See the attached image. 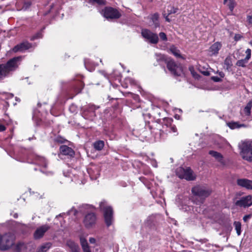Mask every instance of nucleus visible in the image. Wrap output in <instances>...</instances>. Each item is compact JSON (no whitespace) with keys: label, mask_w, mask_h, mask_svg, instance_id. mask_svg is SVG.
Masks as SVG:
<instances>
[{"label":"nucleus","mask_w":252,"mask_h":252,"mask_svg":"<svg viewBox=\"0 0 252 252\" xmlns=\"http://www.w3.org/2000/svg\"><path fill=\"white\" fill-rule=\"evenodd\" d=\"M21 57L13 58L6 63L0 64V80L9 77L18 67Z\"/></svg>","instance_id":"1"},{"label":"nucleus","mask_w":252,"mask_h":252,"mask_svg":"<svg viewBox=\"0 0 252 252\" xmlns=\"http://www.w3.org/2000/svg\"><path fill=\"white\" fill-rule=\"evenodd\" d=\"M191 192L194 196H198L200 200L196 204L203 203L206 198L212 193V190L203 186H196L193 187Z\"/></svg>","instance_id":"2"},{"label":"nucleus","mask_w":252,"mask_h":252,"mask_svg":"<svg viewBox=\"0 0 252 252\" xmlns=\"http://www.w3.org/2000/svg\"><path fill=\"white\" fill-rule=\"evenodd\" d=\"M99 207L103 212L105 222L107 227L110 226L113 221V211L111 206H108L105 201H101Z\"/></svg>","instance_id":"3"},{"label":"nucleus","mask_w":252,"mask_h":252,"mask_svg":"<svg viewBox=\"0 0 252 252\" xmlns=\"http://www.w3.org/2000/svg\"><path fill=\"white\" fill-rule=\"evenodd\" d=\"M241 149L240 155L242 158L250 162H252V142H244L239 146Z\"/></svg>","instance_id":"4"},{"label":"nucleus","mask_w":252,"mask_h":252,"mask_svg":"<svg viewBox=\"0 0 252 252\" xmlns=\"http://www.w3.org/2000/svg\"><path fill=\"white\" fill-rule=\"evenodd\" d=\"M176 173L180 178L184 179L187 181H193L196 178V176L189 167L185 169L180 167L176 169Z\"/></svg>","instance_id":"5"},{"label":"nucleus","mask_w":252,"mask_h":252,"mask_svg":"<svg viewBox=\"0 0 252 252\" xmlns=\"http://www.w3.org/2000/svg\"><path fill=\"white\" fill-rule=\"evenodd\" d=\"M167 68L170 73L174 76H180L183 72V68L180 63H177L172 59H169L166 64Z\"/></svg>","instance_id":"6"},{"label":"nucleus","mask_w":252,"mask_h":252,"mask_svg":"<svg viewBox=\"0 0 252 252\" xmlns=\"http://www.w3.org/2000/svg\"><path fill=\"white\" fill-rule=\"evenodd\" d=\"M15 237L11 233H6L1 236V250L5 251L9 249L13 244Z\"/></svg>","instance_id":"7"},{"label":"nucleus","mask_w":252,"mask_h":252,"mask_svg":"<svg viewBox=\"0 0 252 252\" xmlns=\"http://www.w3.org/2000/svg\"><path fill=\"white\" fill-rule=\"evenodd\" d=\"M142 36L152 44H157L158 42L157 34L151 32L147 29H143L141 32Z\"/></svg>","instance_id":"8"},{"label":"nucleus","mask_w":252,"mask_h":252,"mask_svg":"<svg viewBox=\"0 0 252 252\" xmlns=\"http://www.w3.org/2000/svg\"><path fill=\"white\" fill-rule=\"evenodd\" d=\"M102 12L104 17L107 19H118L121 15L117 9L111 7H105Z\"/></svg>","instance_id":"9"},{"label":"nucleus","mask_w":252,"mask_h":252,"mask_svg":"<svg viewBox=\"0 0 252 252\" xmlns=\"http://www.w3.org/2000/svg\"><path fill=\"white\" fill-rule=\"evenodd\" d=\"M236 206L240 207H249L252 205V197L251 195H247L242 197L240 199L237 200L235 202Z\"/></svg>","instance_id":"10"},{"label":"nucleus","mask_w":252,"mask_h":252,"mask_svg":"<svg viewBox=\"0 0 252 252\" xmlns=\"http://www.w3.org/2000/svg\"><path fill=\"white\" fill-rule=\"evenodd\" d=\"M50 228V226L48 224H44L38 227L35 231L33 234L34 239H39L42 238L44 236L45 233L47 232Z\"/></svg>","instance_id":"11"},{"label":"nucleus","mask_w":252,"mask_h":252,"mask_svg":"<svg viewBox=\"0 0 252 252\" xmlns=\"http://www.w3.org/2000/svg\"><path fill=\"white\" fill-rule=\"evenodd\" d=\"M32 47V45L31 43L27 41L23 42L15 46L12 49V51L14 53L18 52H23L24 51L31 48Z\"/></svg>","instance_id":"12"},{"label":"nucleus","mask_w":252,"mask_h":252,"mask_svg":"<svg viewBox=\"0 0 252 252\" xmlns=\"http://www.w3.org/2000/svg\"><path fill=\"white\" fill-rule=\"evenodd\" d=\"M95 214L93 213H88L85 217L84 223L86 227L89 228L95 223Z\"/></svg>","instance_id":"13"},{"label":"nucleus","mask_w":252,"mask_h":252,"mask_svg":"<svg viewBox=\"0 0 252 252\" xmlns=\"http://www.w3.org/2000/svg\"><path fill=\"white\" fill-rule=\"evenodd\" d=\"M238 185L246 188L249 189H252V181L247 179H239L237 181Z\"/></svg>","instance_id":"14"},{"label":"nucleus","mask_w":252,"mask_h":252,"mask_svg":"<svg viewBox=\"0 0 252 252\" xmlns=\"http://www.w3.org/2000/svg\"><path fill=\"white\" fill-rule=\"evenodd\" d=\"M155 58L156 61L158 63V64L163 66L164 68V64H167L170 59L167 58V57L161 54L156 53L155 54Z\"/></svg>","instance_id":"15"},{"label":"nucleus","mask_w":252,"mask_h":252,"mask_svg":"<svg viewBox=\"0 0 252 252\" xmlns=\"http://www.w3.org/2000/svg\"><path fill=\"white\" fill-rule=\"evenodd\" d=\"M60 152L62 155L73 157L74 152L72 148L66 145H62L60 148Z\"/></svg>","instance_id":"16"},{"label":"nucleus","mask_w":252,"mask_h":252,"mask_svg":"<svg viewBox=\"0 0 252 252\" xmlns=\"http://www.w3.org/2000/svg\"><path fill=\"white\" fill-rule=\"evenodd\" d=\"M148 19L150 20V22L152 23L155 28L159 27V14L158 13L150 15L148 16Z\"/></svg>","instance_id":"17"},{"label":"nucleus","mask_w":252,"mask_h":252,"mask_svg":"<svg viewBox=\"0 0 252 252\" xmlns=\"http://www.w3.org/2000/svg\"><path fill=\"white\" fill-rule=\"evenodd\" d=\"M221 47V44L220 42H216L210 47V52L212 53L213 55L217 54Z\"/></svg>","instance_id":"18"},{"label":"nucleus","mask_w":252,"mask_h":252,"mask_svg":"<svg viewBox=\"0 0 252 252\" xmlns=\"http://www.w3.org/2000/svg\"><path fill=\"white\" fill-rule=\"evenodd\" d=\"M35 162L39 165L42 166L46 167L47 166V162L45 158L44 157L35 156L34 158Z\"/></svg>","instance_id":"19"},{"label":"nucleus","mask_w":252,"mask_h":252,"mask_svg":"<svg viewBox=\"0 0 252 252\" xmlns=\"http://www.w3.org/2000/svg\"><path fill=\"white\" fill-rule=\"evenodd\" d=\"M209 153L210 155L214 157L219 162L221 163L223 162V157L222 156L220 153L214 151H210Z\"/></svg>","instance_id":"20"},{"label":"nucleus","mask_w":252,"mask_h":252,"mask_svg":"<svg viewBox=\"0 0 252 252\" xmlns=\"http://www.w3.org/2000/svg\"><path fill=\"white\" fill-rule=\"evenodd\" d=\"M66 245L71 250L72 252L79 249V246L76 243L70 240L67 241Z\"/></svg>","instance_id":"21"},{"label":"nucleus","mask_w":252,"mask_h":252,"mask_svg":"<svg viewBox=\"0 0 252 252\" xmlns=\"http://www.w3.org/2000/svg\"><path fill=\"white\" fill-rule=\"evenodd\" d=\"M51 243H46L39 248L37 252H46L51 247Z\"/></svg>","instance_id":"22"},{"label":"nucleus","mask_w":252,"mask_h":252,"mask_svg":"<svg viewBox=\"0 0 252 252\" xmlns=\"http://www.w3.org/2000/svg\"><path fill=\"white\" fill-rule=\"evenodd\" d=\"M104 146V143L102 140H98L94 143V148L97 151L101 150L103 148Z\"/></svg>","instance_id":"23"},{"label":"nucleus","mask_w":252,"mask_h":252,"mask_svg":"<svg viewBox=\"0 0 252 252\" xmlns=\"http://www.w3.org/2000/svg\"><path fill=\"white\" fill-rule=\"evenodd\" d=\"M249 61V60L247 59L246 58L244 59L239 60L236 62V65L239 67H245Z\"/></svg>","instance_id":"24"},{"label":"nucleus","mask_w":252,"mask_h":252,"mask_svg":"<svg viewBox=\"0 0 252 252\" xmlns=\"http://www.w3.org/2000/svg\"><path fill=\"white\" fill-rule=\"evenodd\" d=\"M228 2L227 6H228L231 12H232L235 7V4L234 0H224V3Z\"/></svg>","instance_id":"25"},{"label":"nucleus","mask_w":252,"mask_h":252,"mask_svg":"<svg viewBox=\"0 0 252 252\" xmlns=\"http://www.w3.org/2000/svg\"><path fill=\"white\" fill-rule=\"evenodd\" d=\"M235 229L238 235H240L241 233V224L239 221H235L234 222Z\"/></svg>","instance_id":"26"},{"label":"nucleus","mask_w":252,"mask_h":252,"mask_svg":"<svg viewBox=\"0 0 252 252\" xmlns=\"http://www.w3.org/2000/svg\"><path fill=\"white\" fill-rule=\"evenodd\" d=\"M228 126L231 129H235L237 128H239L242 126V125H240L238 123L236 122H231L227 124Z\"/></svg>","instance_id":"27"},{"label":"nucleus","mask_w":252,"mask_h":252,"mask_svg":"<svg viewBox=\"0 0 252 252\" xmlns=\"http://www.w3.org/2000/svg\"><path fill=\"white\" fill-rule=\"evenodd\" d=\"M224 64L226 66L227 68H230L232 65V62L230 57H227L224 60Z\"/></svg>","instance_id":"28"},{"label":"nucleus","mask_w":252,"mask_h":252,"mask_svg":"<svg viewBox=\"0 0 252 252\" xmlns=\"http://www.w3.org/2000/svg\"><path fill=\"white\" fill-rule=\"evenodd\" d=\"M98 108H99V107H96L93 104H90L89 105L88 109H89V111H90L92 113V115L93 116H94L95 115L94 111L96 109H98Z\"/></svg>","instance_id":"29"},{"label":"nucleus","mask_w":252,"mask_h":252,"mask_svg":"<svg viewBox=\"0 0 252 252\" xmlns=\"http://www.w3.org/2000/svg\"><path fill=\"white\" fill-rule=\"evenodd\" d=\"M172 121H173V120L172 119L169 120V122H168V123L169 124V127L172 132H176L177 131V128L174 125L172 124L171 122H172Z\"/></svg>","instance_id":"30"},{"label":"nucleus","mask_w":252,"mask_h":252,"mask_svg":"<svg viewBox=\"0 0 252 252\" xmlns=\"http://www.w3.org/2000/svg\"><path fill=\"white\" fill-rule=\"evenodd\" d=\"M171 51L172 53V54L176 57L179 58L181 57L179 51L177 50L175 48H171Z\"/></svg>","instance_id":"31"},{"label":"nucleus","mask_w":252,"mask_h":252,"mask_svg":"<svg viewBox=\"0 0 252 252\" xmlns=\"http://www.w3.org/2000/svg\"><path fill=\"white\" fill-rule=\"evenodd\" d=\"M90 2L92 3H97L99 5L104 4V1L103 0H89Z\"/></svg>","instance_id":"32"},{"label":"nucleus","mask_w":252,"mask_h":252,"mask_svg":"<svg viewBox=\"0 0 252 252\" xmlns=\"http://www.w3.org/2000/svg\"><path fill=\"white\" fill-rule=\"evenodd\" d=\"M80 242L82 247H87L89 246L87 240L84 238H81L80 239Z\"/></svg>","instance_id":"33"},{"label":"nucleus","mask_w":252,"mask_h":252,"mask_svg":"<svg viewBox=\"0 0 252 252\" xmlns=\"http://www.w3.org/2000/svg\"><path fill=\"white\" fill-rule=\"evenodd\" d=\"M155 218L154 216H149L146 220L147 223L148 225H151L152 222L154 220Z\"/></svg>","instance_id":"34"},{"label":"nucleus","mask_w":252,"mask_h":252,"mask_svg":"<svg viewBox=\"0 0 252 252\" xmlns=\"http://www.w3.org/2000/svg\"><path fill=\"white\" fill-rule=\"evenodd\" d=\"M159 36L160 39L163 41L167 40L166 35L164 32H161L159 33Z\"/></svg>","instance_id":"35"},{"label":"nucleus","mask_w":252,"mask_h":252,"mask_svg":"<svg viewBox=\"0 0 252 252\" xmlns=\"http://www.w3.org/2000/svg\"><path fill=\"white\" fill-rule=\"evenodd\" d=\"M246 53L247 55L245 58L249 60L251 57V50L249 48L247 49V50L246 51Z\"/></svg>","instance_id":"36"},{"label":"nucleus","mask_w":252,"mask_h":252,"mask_svg":"<svg viewBox=\"0 0 252 252\" xmlns=\"http://www.w3.org/2000/svg\"><path fill=\"white\" fill-rule=\"evenodd\" d=\"M170 10L168 9L169 14H170L171 13H175L177 11V10H178L177 8H175L174 7H172V6H171L170 7Z\"/></svg>","instance_id":"37"},{"label":"nucleus","mask_w":252,"mask_h":252,"mask_svg":"<svg viewBox=\"0 0 252 252\" xmlns=\"http://www.w3.org/2000/svg\"><path fill=\"white\" fill-rule=\"evenodd\" d=\"M42 37L41 33L38 32L33 35L31 39V40H34V39Z\"/></svg>","instance_id":"38"},{"label":"nucleus","mask_w":252,"mask_h":252,"mask_svg":"<svg viewBox=\"0 0 252 252\" xmlns=\"http://www.w3.org/2000/svg\"><path fill=\"white\" fill-rule=\"evenodd\" d=\"M251 110L249 107L246 106L244 108V113L247 116H249L251 114Z\"/></svg>","instance_id":"39"},{"label":"nucleus","mask_w":252,"mask_h":252,"mask_svg":"<svg viewBox=\"0 0 252 252\" xmlns=\"http://www.w3.org/2000/svg\"><path fill=\"white\" fill-rule=\"evenodd\" d=\"M211 79L216 82H220L221 81V78L217 76H212Z\"/></svg>","instance_id":"40"},{"label":"nucleus","mask_w":252,"mask_h":252,"mask_svg":"<svg viewBox=\"0 0 252 252\" xmlns=\"http://www.w3.org/2000/svg\"><path fill=\"white\" fill-rule=\"evenodd\" d=\"M242 38V36L240 34H236L234 36V39L235 41L240 40Z\"/></svg>","instance_id":"41"},{"label":"nucleus","mask_w":252,"mask_h":252,"mask_svg":"<svg viewBox=\"0 0 252 252\" xmlns=\"http://www.w3.org/2000/svg\"><path fill=\"white\" fill-rule=\"evenodd\" d=\"M69 215H71L72 214H73V215L74 216H75L77 213V211L75 209H71L70 210H69L68 213H67Z\"/></svg>","instance_id":"42"},{"label":"nucleus","mask_w":252,"mask_h":252,"mask_svg":"<svg viewBox=\"0 0 252 252\" xmlns=\"http://www.w3.org/2000/svg\"><path fill=\"white\" fill-rule=\"evenodd\" d=\"M247 21L250 24H252V15H248L247 17Z\"/></svg>","instance_id":"43"},{"label":"nucleus","mask_w":252,"mask_h":252,"mask_svg":"<svg viewBox=\"0 0 252 252\" xmlns=\"http://www.w3.org/2000/svg\"><path fill=\"white\" fill-rule=\"evenodd\" d=\"M91 207H92V206H90V205H89L88 204L83 205L82 206L81 209L80 211H82L83 208H84L85 209H89L91 208Z\"/></svg>","instance_id":"44"},{"label":"nucleus","mask_w":252,"mask_h":252,"mask_svg":"<svg viewBox=\"0 0 252 252\" xmlns=\"http://www.w3.org/2000/svg\"><path fill=\"white\" fill-rule=\"evenodd\" d=\"M84 252H91L89 246L82 247Z\"/></svg>","instance_id":"45"},{"label":"nucleus","mask_w":252,"mask_h":252,"mask_svg":"<svg viewBox=\"0 0 252 252\" xmlns=\"http://www.w3.org/2000/svg\"><path fill=\"white\" fill-rule=\"evenodd\" d=\"M250 218L251 215H246L243 217V220L245 222H247Z\"/></svg>","instance_id":"46"},{"label":"nucleus","mask_w":252,"mask_h":252,"mask_svg":"<svg viewBox=\"0 0 252 252\" xmlns=\"http://www.w3.org/2000/svg\"><path fill=\"white\" fill-rule=\"evenodd\" d=\"M24 246V244L22 243H19L17 245V248L18 249L20 250L22 248V247Z\"/></svg>","instance_id":"47"},{"label":"nucleus","mask_w":252,"mask_h":252,"mask_svg":"<svg viewBox=\"0 0 252 252\" xmlns=\"http://www.w3.org/2000/svg\"><path fill=\"white\" fill-rule=\"evenodd\" d=\"M6 129L4 126L2 125H0V132L3 131Z\"/></svg>","instance_id":"48"},{"label":"nucleus","mask_w":252,"mask_h":252,"mask_svg":"<svg viewBox=\"0 0 252 252\" xmlns=\"http://www.w3.org/2000/svg\"><path fill=\"white\" fill-rule=\"evenodd\" d=\"M247 107H249V108H250V109H251L252 107V100H251L247 104V105L246 106Z\"/></svg>","instance_id":"49"},{"label":"nucleus","mask_w":252,"mask_h":252,"mask_svg":"<svg viewBox=\"0 0 252 252\" xmlns=\"http://www.w3.org/2000/svg\"><path fill=\"white\" fill-rule=\"evenodd\" d=\"M89 242L91 244H94L95 242V239L94 238H90Z\"/></svg>","instance_id":"50"},{"label":"nucleus","mask_w":252,"mask_h":252,"mask_svg":"<svg viewBox=\"0 0 252 252\" xmlns=\"http://www.w3.org/2000/svg\"><path fill=\"white\" fill-rule=\"evenodd\" d=\"M218 73L219 74V76L221 77V78H223L224 77V74L223 72L222 71H220V72H218Z\"/></svg>","instance_id":"51"},{"label":"nucleus","mask_w":252,"mask_h":252,"mask_svg":"<svg viewBox=\"0 0 252 252\" xmlns=\"http://www.w3.org/2000/svg\"><path fill=\"white\" fill-rule=\"evenodd\" d=\"M203 74L205 76H209L210 75V73L208 71H203Z\"/></svg>","instance_id":"52"},{"label":"nucleus","mask_w":252,"mask_h":252,"mask_svg":"<svg viewBox=\"0 0 252 252\" xmlns=\"http://www.w3.org/2000/svg\"><path fill=\"white\" fill-rule=\"evenodd\" d=\"M80 85H81V88L79 89V90L78 91L77 93H79L81 90L83 89V86H82V83L80 82Z\"/></svg>","instance_id":"53"},{"label":"nucleus","mask_w":252,"mask_h":252,"mask_svg":"<svg viewBox=\"0 0 252 252\" xmlns=\"http://www.w3.org/2000/svg\"><path fill=\"white\" fill-rule=\"evenodd\" d=\"M1 235L0 234V250H1Z\"/></svg>","instance_id":"54"},{"label":"nucleus","mask_w":252,"mask_h":252,"mask_svg":"<svg viewBox=\"0 0 252 252\" xmlns=\"http://www.w3.org/2000/svg\"><path fill=\"white\" fill-rule=\"evenodd\" d=\"M165 19H166V20L167 21H168V22H170V20H169V19L167 17H166L165 18Z\"/></svg>","instance_id":"55"},{"label":"nucleus","mask_w":252,"mask_h":252,"mask_svg":"<svg viewBox=\"0 0 252 252\" xmlns=\"http://www.w3.org/2000/svg\"><path fill=\"white\" fill-rule=\"evenodd\" d=\"M14 217L15 218H17L18 217V215L17 214H14Z\"/></svg>","instance_id":"56"},{"label":"nucleus","mask_w":252,"mask_h":252,"mask_svg":"<svg viewBox=\"0 0 252 252\" xmlns=\"http://www.w3.org/2000/svg\"><path fill=\"white\" fill-rule=\"evenodd\" d=\"M16 100L17 101H20V99H19V98H18L17 97H16Z\"/></svg>","instance_id":"57"},{"label":"nucleus","mask_w":252,"mask_h":252,"mask_svg":"<svg viewBox=\"0 0 252 252\" xmlns=\"http://www.w3.org/2000/svg\"><path fill=\"white\" fill-rule=\"evenodd\" d=\"M73 252H79V249L77 250L76 251Z\"/></svg>","instance_id":"58"},{"label":"nucleus","mask_w":252,"mask_h":252,"mask_svg":"<svg viewBox=\"0 0 252 252\" xmlns=\"http://www.w3.org/2000/svg\"><path fill=\"white\" fill-rule=\"evenodd\" d=\"M250 44L252 45V40L250 42Z\"/></svg>","instance_id":"59"},{"label":"nucleus","mask_w":252,"mask_h":252,"mask_svg":"<svg viewBox=\"0 0 252 252\" xmlns=\"http://www.w3.org/2000/svg\"><path fill=\"white\" fill-rule=\"evenodd\" d=\"M37 105L39 107L41 106V104L39 103H38Z\"/></svg>","instance_id":"60"},{"label":"nucleus","mask_w":252,"mask_h":252,"mask_svg":"<svg viewBox=\"0 0 252 252\" xmlns=\"http://www.w3.org/2000/svg\"><path fill=\"white\" fill-rule=\"evenodd\" d=\"M35 116V112H34V114H33V118H34Z\"/></svg>","instance_id":"61"},{"label":"nucleus","mask_w":252,"mask_h":252,"mask_svg":"<svg viewBox=\"0 0 252 252\" xmlns=\"http://www.w3.org/2000/svg\"><path fill=\"white\" fill-rule=\"evenodd\" d=\"M27 3L28 4V5H31L30 2H28Z\"/></svg>","instance_id":"62"}]
</instances>
